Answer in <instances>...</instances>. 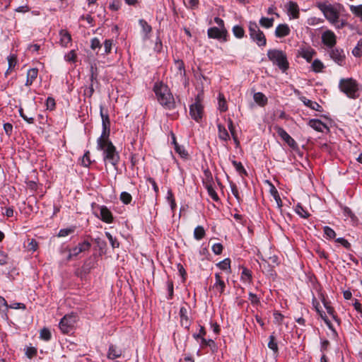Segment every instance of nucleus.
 <instances>
[{
    "label": "nucleus",
    "instance_id": "2eb2a0df",
    "mask_svg": "<svg viewBox=\"0 0 362 362\" xmlns=\"http://www.w3.org/2000/svg\"><path fill=\"white\" fill-rule=\"evenodd\" d=\"M90 246H91L90 243L86 240L78 243V245L77 246H76L75 247L72 248L70 250V252H69V255L68 257V259H70L72 257L77 256L78 254H80L82 252L89 250V249L90 248Z\"/></svg>",
    "mask_w": 362,
    "mask_h": 362
},
{
    "label": "nucleus",
    "instance_id": "c85d7f7f",
    "mask_svg": "<svg viewBox=\"0 0 362 362\" xmlns=\"http://www.w3.org/2000/svg\"><path fill=\"white\" fill-rule=\"evenodd\" d=\"M316 54V52L312 49V48H308V49H303L302 51V54H301V56L303 58H304L308 62H310L312 61L314 55Z\"/></svg>",
    "mask_w": 362,
    "mask_h": 362
},
{
    "label": "nucleus",
    "instance_id": "58836bf2",
    "mask_svg": "<svg viewBox=\"0 0 362 362\" xmlns=\"http://www.w3.org/2000/svg\"><path fill=\"white\" fill-rule=\"evenodd\" d=\"M175 64L177 69V74H179L181 76H185V64H184L183 61L175 60Z\"/></svg>",
    "mask_w": 362,
    "mask_h": 362
},
{
    "label": "nucleus",
    "instance_id": "ea45409f",
    "mask_svg": "<svg viewBox=\"0 0 362 362\" xmlns=\"http://www.w3.org/2000/svg\"><path fill=\"white\" fill-rule=\"evenodd\" d=\"M8 71L12 70L17 64V57L16 54H10L8 58Z\"/></svg>",
    "mask_w": 362,
    "mask_h": 362
},
{
    "label": "nucleus",
    "instance_id": "774afa93",
    "mask_svg": "<svg viewBox=\"0 0 362 362\" xmlns=\"http://www.w3.org/2000/svg\"><path fill=\"white\" fill-rule=\"evenodd\" d=\"M90 47L92 49L101 47L100 42L97 37H94L91 40Z\"/></svg>",
    "mask_w": 362,
    "mask_h": 362
},
{
    "label": "nucleus",
    "instance_id": "bb28decb",
    "mask_svg": "<svg viewBox=\"0 0 362 362\" xmlns=\"http://www.w3.org/2000/svg\"><path fill=\"white\" fill-rule=\"evenodd\" d=\"M217 127L218 131V138L225 141H228L230 139V136L225 126L221 124H218Z\"/></svg>",
    "mask_w": 362,
    "mask_h": 362
},
{
    "label": "nucleus",
    "instance_id": "680f3d73",
    "mask_svg": "<svg viewBox=\"0 0 362 362\" xmlns=\"http://www.w3.org/2000/svg\"><path fill=\"white\" fill-rule=\"evenodd\" d=\"M113 41L112 40H105L104 42L105 54H107L111 52Z\"/></svg>",
    "mask_w": 362,
    "mask_h": 362
},
{
    "label": "nucleus",
    "instance_id": "f3484780",
    "mask_svg": "<svg viewBox=\"0 0 362 362\" xmlns=\"http://www.w3.org/2000/svg\"><path fill=\"white\" fill-rule=\"evenodd\" d=\"M188 311L185 307H181L179 312L181 325L187 329H189L191 321L188 317Z\"/></svg>",
    "mask_w": 362,
    "mask_h": 362
},
{
    "label": "nucleus",
    "instance_id": "393cba45",
    "mask_svg": "<svg viewBox=\"0 0 362 362\" xmlns=\"http://www.w3.org/2000/svg\"><path fill=\"white\" fill-rule=\"evenodd\" d=\"M288 13L291 16L292 18H298L299 8L298 4L293 1H289L288 6Z\"/></svg>",
    "mask_w": 362,
    "mask_h": 362
},
{
    "label": "nucleus",
    "instance_id": "cd10ccee",
    "mask_svg": "<svg viewBox=\"0 0 362 362\" xmlns=\"http://www.w3.org/2000/svg\"><path fill=\"white\" fill-rule=\"evenodd\" d=\"M254 100L260 106H264L267 103V98L261 92L254 94Z\"/></svg>",
    "mask_w": 362,
    "mask_h": 362
},
{
    "label": "nucleus",
    "instance_id": "0e129e2a",
    "mask_svg": "<svg viewBox=\"0 0 362 362\" xmlns=\"http://www.w3.org/2000/svg\"><path fill=\"white\" fill-rule=\"evenodd\" d=\"M212 251L216 255H220L223 251V245L221 243H215L212 246Z\"/></svg>",
    "mask_w": 362,
    "mask_h": 362
},
{
    "label": "nucleus",
    "instance_id": "338daca9",
    "mask_svg": "<svg viewBox=\"0 0 362 362\" xmlns=\"http://www.w3.org/2000/svg\"><path fill=\"white\" fill-rule=\"evenodd\" d=\"M187 7L191 9H196L198 8L199 1V0H187Z\"/></svg>",
    "mask_w": 362,
    "mask_h": 362
},
{
    "label": "nucleus",
    "instance_id": "9d476101",
    "mask_svg": "<svg viewBox=\"0 0 362 362\" xmlns=\"http://www.w3.org/2000/svg\"><path fill=\"white\" fill-rule=\"evenodd\" d=\"M100 117L102 118L103 130H102L101 135L99 138H102V139L109 138L110 132V122L109 115L107 113L105 114L103 112V107L102 106H100Z\"/></svg>",
    "mask_w": 362,
    "mask_h": 362
},
{
    "label": "nucleus",
    "instance_id": "c03bdc74",
    "mask_svg": "<svg viewBox=\"0 0 362 362\" xmlns=\"http://www.w3.org/2000/svg\"><path fill=\"white\" fill-rule=\"evenodd\" d=\"M232 163H233V165L235 167L236 171L240 175H247V172L240 162H238L236 160H233Z\"/></svg>",
    "mask_w": 362,
    "mask_h": 362
},
{
    "label": "nucleus",
    "instance_id": "e2e57ef3",
    "mask_svg": "<svg viewBox=\"0 0 362 362\" xmlns=\"http://www.w3.org/2000/svg\"><path fill=\"white\" fill-rule=\"evenodd\" d=\"M336 242L338 243L341 244L346 249L350 250L351 249V244L348 242L345 238H338L336 239Z\"/></svg>",
    "mask_w": 362,
    "mask_h": 362
},
{
    "label": "nucleus",
    "instance_id": "2f4dec72",
    "mask_svg": "<svg viewBox=\"0 0 362 362\" xmlns=\"http://www.w3.org/2000/svg\"><path fill=\"white\" fill-rule=\"evenodd\" d=\"M240 278L244 282L251 283L252 279L251 271L244 267L243 269Z\"/></svg>",
    "mask_w": 362,
    "mask_h": 362
},
{
    "label": "nucleus",
    "instance_id": "79ce46f5",
    "mask_svg": "<svg viewBox=\"0 0 362 362\" xmlns=\"http://www.w3.org/2000/svg\"><path fill=\"white\" fill-rule=\"evenodd\" d=\"M351 11L362 21V4L358 6H350Z\"/></svg>",
    "mask_w": 362,
    "mask_h": 362
},
{
    "label": "nucleus",
    "instance_id": "a19ab883",
    "mask_svg": "<svg viewBox=\"0 0 362 362\" xmlns=\"http://www.w3.org/2000/svg\"><path fill=\"white\" fill-rule=\"evenodd\" d=\"M105 236L107 237V238L110 241V243L112 246V247L114 249V248H117L119 247V241L117 240V239L116 238H114L111 234L109 232H105Z\"/></svg>",
    "mask_w": 362,
    "mask_h": 362
},
{
    "label": "nucleus",
    "instance_id": "20e7f679",
    "mask_svg": "<svg viewBox=\"0 0 362 362\" xmlns=\"http://www.w3.org/2000/svg\"><path fill=\"white\" fill-rule=\"evenodd\" d=\"M339 89L350 99H357L360 95V85L353 78H343L339 80Z\"/></svg>",
    "mask_w": 362,
    "mask_h": 362
},
{
    "label": "nucleus",
    "instance_id": "bf43d9fd",
    "mask_svg": "<svg viewBox=\"0 0 362 362\" xmlns=\"http://www.w3.org/2000/svg\"><path fill=\"white\" fill-rule=\"evenodd\" d=\"M271 192L274 197V198L275 199L276 203H277V205L279 207H281L282 206V202H281V199L279 195V193H278V191L274 188L273 187L272 189H271Z\"/></svg>",
    "mask_w": 362,
    "mask_h": 362
},
{
    "label": "nucleus",
    "instance_id": "72a5a7b5",
    "mask_svg": "<svg viewBox=\"0 0 362 362\" xmlns=\"http://www.w3.org/2000/svg\"><path fill=\"white\" fill-rule=\"evenodd\" d=\"M268 347L274 351V354H278V351H279L278 344H277L275 337L273 334L269 336Z\"/></svg>",
    "mask_w": 362,
    "mask_h": 362
},
{
    "label": "nucleus",
    "instance_id": "052dcab7",
    "mask_svg": "<svg viewBox=\"0 0 362 362\" xmlns=\"http://www.w3.org/2000/svg\"><path fill=\"white\" fill-rule=\"evenodd\" d=\"M46 106H47V110H54L56 106L54 99L52 97H48L46 100Z\"/></svg>",
    "mask_w": 362,
    "mask_h": 362
},
{
    "label": "nucleus",
    "instance_id": "aec40b11",
    "mask_svg": "<svg viewBox=\"0 0 362 362\" xmlns=\"http://www.w3.org/2000/svg\"><path fill=\"white\" fill-rule=\"evenodd\" d=\"M38 75V69L37 68H32L28 70L27 78L25 83V86H30L35 81Z\"/></svg>",
    "mask_w": 362,
    "mask_h": 362
},
{
    "label": "nucleus",
    "instance_id": "864d4df0",
    "mask_svg": "<svg viewBox=\"0 0 362 362\" xmlns=\"http://www.w3.org/2000/svg\"><path fill=\"white\" fill-rule=\"evenodd\" d=\"M200 340V346L202 348H204L206 346H209L211 348L215 347V342L213 339H206L204 337Z\"/></svg>",
    "mask_w": 362,
    "mask_h": 362
},
{
    "label": "nucleus",
    "instance_id": "69168bd1",
    "mask_svg": "<svg viewBox=\"0 0 362 362\" xmlns=\"http://www.w3.org/2000/svg\"><path fill=\"white\" fill-rule=\"evenodd\" d=\"M25 354L29 358H32L37 354V349L35 347H28Z\"/></svg>",
    "mask_w": 362,
    "mask_h": 362
},
{
    "label": "nucleus",
    "instance_id": "09e8293b",
    "mask_svg": "<svg viewBox=\"0 0 362 362\" xmlns=\"http://www.w3.org/2000/svg\"><path fill=\"white\" fill-rule=\"evenodd\" d=\"M206 189H207L208 194L211 197V198L214 201L217 202L219 199V198H218V196L217 193L216 192L215 189L212 187V185H207Z\"/></svg>",
    "mask_w": 362,
    "mask_h": 362
},
{
    "label": "nucleus",
    "instance_id": "a878e982",
    "mask_svg": "<svg viewBox=\"0 0 362 362\" xmlns=\"http://www.w3.org/2000/svg\"><path fill=\"white\" fill-rule=\"evenodd\" d=\"M173 142L175 145V151L182 157V158L187 159L188 158V153L185 149L183 146H180L177 142L175 136H173Z\"/></svg>",
    "mask_w": 362,
    "mask_h": 362
},
{
    "label": "nucleus",
    "instance_id": "4c0bfd02",
    "mask_svg": "<svg viewBox=\"0 0 362 362\" xmlns=\"http://www.w3.org/2000/svg\"><path fill=\"white\" fill-rule=\"evenodd\" d=\"M325 66L320 59H315L312 63V68L315 72H320L324 69Z\"/></svg>",
    "mask_w": 362,
    "mask_h": 362
},
{
    "label": "nucleus",
    "instance_id": "6e6d98bb",
    "mask_svg": "<svg viewBox=\"0 0 362 362\" xmlns=\"http://www.w3.org/2000/svg\"><path fill=\"white\" fill-rule=\"evenodd\" d=\"M91 163L90 159V152L87 151L83 158H82V165L84 167H88Z\"/></svg>",
    "mask_w": 362,
    "mask_h": 362
},
{
    "label": "nucleus",
    "instance_id": "4468645a",
    "mask_svg": "<svg viewBox=\"0 0 362 362\" xmlns=\"http://www.w3.org/2000/svg\"><path fill=\"white\" fill-rule=\"evenodd\" d=\"M276 133L278 135L292 148H296L298 146L296 141L286 132L282 127H276Z\"/></svg>",
    "mask_w": 362,
    "mask_h": 362
},
{
    "label": "nucleus",
    "instance_id": "ddd939ff",
    "mask_svg": "<svg viewBox=\"0 0 362 362\" xmlns=\"http://www.w3.org/2000/svg\"><path fill=\"white\" fill-rule=\"evenodd\" d=\"M189 114L192 119L196 122H199L203 114V107L199 101L197 100L194 104L189 107Z\"/></svg>",
    "mask_w": 362,
    "mask_h": 362
},
{
    "label": "nucleus",
    "instance_id": "a18cd8bd",
    "mask_svg": "<svg viewBox=\"0 0 362 362\" xmlns=\"http://www.w3.org/2000/svg\"><path fill=\"white\" fill-rule=\"evenodd\" d=\"M218 109L221 112H226L228 109L226 101L222 94L218 95Z\"/></svg>",
    "mask_w": 362,
    "mask_h": 362
},
{
    "label": "nucleus",
    "instance_id": "8fccbe9b",
    "mask_svg": "<svg viewBox=\"0 0 362 362\" xmlns=\"http://www.w3.org/2000/svg\"><path fill=\"white\" fill-rule=\"evenodd\" d=\"M10 258L7 253L0 250V265L4 266L9 263Z\"/></svg>",
    "mask_w": 362,
    "mask_h": 362
},
{
    "label": "nucleus",
    "instance_id": "0eeeda50",
    "mask_svg": "<svg viewBox=\"0 0 362 362\" xmlns=\"http://www.w3.org/2000/svg\"><path fill=\"white\" fill-rule=\"evenodd\" d=\"M98 71L95 65H91L90 68V78L88 86L84 89V95L86 97L91 98L95 92V89L98 88L100 83L98 79Z\"/></svg>",
    "mask_w": 362,
    "mask_h": 362
},
{
    "label": "nucleus",
    "instance_id": "7c9ffc66",
    "mask_svg": "<svg viewBox=\"0 0 362 362\" xmlns=\"http://www.w3.org/2000/svg\"><path fill=\"white\" fill-rule=\"evenodd\" d=\"M274 19L273 18L262 17L259 20V25L265 28H270L274 25Z\"/></svg>",
    "mask_w": 362,
    "mask_h": 362
},
{
    "label": "nucleus",
    "instance_id": "c756f323",
    "mask_svg": "<svg viewBox=\"0 0 362 362\" xmlns=\"http://www.w3.org/2000/svg\"><path fill=\"white\" fill-rule=\"evenodd\" d=\"M139 23L142 28V31L144 33L145 37H147L148 35L152 31L151 26L144 19H140L139 21Z\"/></svg>",
    "mask_w": 362,
    "mask_h": 362
},
{
    "label": "nucleus",
    "instance_id": "f257e3e1",
    "mask_svg": "<svg viewBox=\"0 0 362 362\" xmlns=\"http://www.w3.org/2000/svg\"><path fill=\"white\" fill-rule=\"evenodd\" d=\"M318 8L323 13L326 19L337 29H341L347 25L344 19H340V14L344 11V6L338 4H327L325 3H319Z\"/></svg>",
    "mask_w": 362,
    "mask_h": 362
},
{
    "label": "nucleus",
    "instance_id": "412c9836",
    "mask_svg": "<svg viewBox=\"0 0 362 362\" xmlns=\"http://www.w3.org/2000/svg\"><path fill=\"white\" fill-rule=\"evenodd\" d=\"M60 45L62 47H68V45L71 42V34L66 30H61L59 31Z\"/></svg>",
    "mask_w": 362,
    "mask_h": 362
},
{
    "label": "nucleus",
    "instance_id": "4be33fe9",
    "mask_svg": "<svg viewBox=\"0 0 362 362\" xmlns=\"http://www.w3.org/2000/svg\"><path fill=\"white\" fill-rule=\"evenodd\" d=\"M215 280L216 281L213 286V288L218 291L220 294L223 293L226 288V284L223 280H222L220 274H215Z\"/></svg>",
    "mask_w": 362,
    "mask_h": 362
},
{
    "label": "nucleus",
    "instance_id": "7ed1b4c3",
    "mask_svg": "<svg viewBox=\"0 0 362 362\" xmlns=\"http://www.w3.org/2000/svg\"><path fill=\"white\" fill-rule=\"evenodd\" d=\"M153 91L156 95L158 103L168 110H173L175 107V103L172 93L168 86L163 83H156L153 86Z\"/></svg>",
    "mask_w": 362,
    "mask_h": 362
},
{
    "label": "nucleus",
    "instance_id": "39448f33",
    "mask_svg": "<svg viewBox=\"0 0 362 362\" xmlns=\"http://www.w3.org/2000/svg\"><path fill=\"white\" fill-rule=\"evenodd\" d=\"M267 56L273 65L277 66L282 73H286L289 68V62L285 52L270 49L267 51Z\"/></svg>",
    "mask_w": 362,
    "mask_h": 362
},
{
    "label": "nucleus",
    "instance_id": "b1692460",
    "mask_svg": "<svg viewBox=\"0 0 362 362\" xmlns=\"http://www.w3.org/2000/svg\"><path fill=\"white\" fill-rule=\"evenodd\" d=\"M300 100L305 106L310 107V109L316 111H321L322 106L320 105L317 102L312 101L306 98L305 96L300 97Z\"/></svg>",
    "mask_w": 362,
    "mask_h": 362
},
{
    "label": "nucleus",
    "instance_id": "9b49d317",
    "mask_svg": "<svg viewBox=\"0 0 362 362\" xmlns=\"http://www.w3.org/2000/svg\"><path fill=\"white\" fill-rule=\"evenodd\" d=\"M227 30L226 28H218V27L209 28L207 30V35L209 38L223 40L226 41Z\"/></svg>",
    "mask_w": 362,
    "mask_h": 362
},
{
    "label": "nucleus",
    "instance_id": "e433bc0d",
    "mask_svg": "<svg viewBox=\"0 0 362 362\" xmlns=\"http://www.w3.org/2000/svg\"><path fill=\"white\" fill-rule=\"evenodd\" d=\"M324 236L327 239H334L336 237L335 231L329 226L323 227Z\"/></svg>",
    "mask_w": 362,
    "mask_h": 362
},
{
    "label": "nucleus",
    "instance_id": "1a4fd4ad",
    "mask_svg": "<svg viewBox=\"0 0 362 362\" xmlns=\"http://www.w3.org/2000/svg\"><path fill=\"white\" fill-rule=\"evenodd\" d=\"M329 57L339 66H343L346 63V55L343 49L332 47L327 50Z\"/></svg>",
    "mask_w": 362,
    "mask_h": 362
},
{
    "label": "nucleus",
    "instance_id": "603ef678",
    "mask_svg": "<svg viewBox=\"0 0 362 362\" xmlns=\"http://www.w3.org/2000/svg\"><path fill=\"white\" fill-rule=\"evenodd\" d=\"M75 231V227L72 226L68 228H62L59 230L58 236L59 237H66L69 234L74 233Z\"/></svg>",
    "mask_w": 362,
    "mask_h": 362
},
{
    "label": "nucleus",
    "instance_id": "de8ad7c7",
    "mask_svg": "<svg viewBox=\"0 0 362 362\" xmlns=\"http://www.w3.org/2000/svg\"><path fill=\"white\" fill-rule=\"evenodd\" d=\"M40 339L45 341H49L51 339L52 334L49 329L44 327L41 329L40 333Z\"/></svg>",
    "mask_w": 362,
    "mask_h": 362
},
{
    "label": "nucleus",
    "instance_id": "f03ea898",
    "mask_svg": "<svg viewBox=\"0 0 362 362\" xmlns=\"http://www.w3.org/2000/svg\"><path fill=\"white\" fill-rule=\"evenodd\" d=\"M97 149L103 151V158L105 164L107 165V163H110L115 170H117L120 156L116 147L109 138H98Z\"/></svg>",
    "mask_w": 362,
    "mask_h": 362
},
{
    "label": "nucleus",
    "instance_id": "5fc2aeb1",
    "mask_svg": "<svg viewBox=\"0 0 362 362\" xmlns=\"http://www.w3.org/2000/svg\"><path fill=\"white\" fill-rule=\"evenodd\" d=\"M65 60L69 62H75L76 60V54L74 49L71 50L64 57Z\"/></svg>",
    "mask_w": 362,
    "mask_h": 362
},
{
    "label": "nucleus",
    "instance_id": "3c124183",
    "mask_svg": "<svg viewBox=\"0 0 362 362\" xmlns=\"http://www.w3.org/2000/svg\"><path fill=\"white\" fill-rule=\"evenodd\" d=\"M132 195L127 192H122L120 194V200L124 203V204H129L132 202Z\"/></svg>",
    "mask_w": 362,
    "mask_h": 362
},
{
    "label": "nucleus",
    "instance_id": "473e14b6",
    "mask_svg": "<svg viewBox=\"0 0 362 362\" xmlns=\"http://www.w3.org/2000/svg\"><path fill=\"white\" fill-rule=\"evenodd\" d=\"M205 234H206L205 230L202 226H198L194 228V238L196 240H202V238H204Z\"/></svg>",
    "mask_w": 362,
    "mask_h": 362
},
{
    "label": "nucleus",
    "instance_id": "c9c22d12",
    "mask_svg": "<svg viewBox=\"0 0 362 362\" xmlns=\"http://www.w3.org/2000/svg\"><path fill=\"white\" fill-rule=\"evenodd\" d=\"M296 213L300 217L306 218L310 216V214L301 206L300 204H298L295 209Z\"/></svg>",
    "mask_w": 362,
    "mask_h": 362
},
{
    "label": "nucleus",
    "instance_id": "5701e85b",
    "mask_svg": "<svg viewBox=\"0 0 362 362\" xmlns=\"http://www.w3.org/2000/svg\"><path fill=\"white\" fill-rule=\"evenodd\" d=\"M122 354V351L117 349L115 345H110L108 349L107 358L114 360L119 358Z\"/></svg>",
    "mask_w": 362,
    "mask_h": 362
},
{
    "label": "nucleus",
    "instance_id": "4d7b16f0",
    "mask_svg": "<svg viewBox=\"0 0 362 362\" xmlns=\"http://www.w3.org/2000/svg\"><path fill=\"white\" fill-rule=\"evenodd\" d=\"M20 116L28 124H33L34 123V118L30 117H28L27 115L24 114L23 109L22 107H20L18 110Z\"/></svg>",
    "mask_w": 362,
    "mask_h": 362
},
{
    "label": "nucleus",
    "instance_id": "13d9d810",
    "mask_svg": "<svg viewBox=\"0 0 362 362\" xmlns=\"http://www.w3.org/2000/svg\"><path fill=\"white\" fill-rule=\"evenodd\" d=\"M206 334V332L205 328L203 326H200V329H199V333L194 334L193 337L196 340L202 339V338H204L205 337Z\"/></svg>",
    "mask_w": 362,
    "mask_h": 362
},
{
    "label": "nucleus",
    "instance_id": "6e6552de",
    "mask_svg": "<svg viewBox=\"0 0 362 362\" xmlns=\"http://www.w3.org/2000/svg\"><path fill=\"white\" fill-rule=\"evenodd\" d=\"M77 320V316L74 314L65 315L60 320L59 327L64 334H69L74 330V325Z\"/></svg>",
    "mask_w": 362,
    "mask_h": 362
},
{
    "label": "nucleus",
    "instance_id": "423d86ee",
    "mask_svg": "<svg viewBox=\"0 0 362 362\" xmlns=\"http://www.w3.org/2000/svg\"><path fill=\"white\" fill-rule=\"evenodd\" d=\"M248 30L250 38L256 42L259 47H264L267 44V40L264 33L259 28L257 23L250 21Z\"/></svg>",
    "mask_w": 362,
    "mask_h": 362
},
{
    "label": "nucleus",
    "instance_id": "dca6fc26",
    "mask_svg": "<svg viewBox=\"0 0 362 362\" xmlns=\"http://www.w3.org/2000/svg\"><path fill=\"white\" fill-rule=\"evenodd\" d=\"M99 218L105 223H111L113 222L114 218L112 212L106 206H100Z\"/></svg>",
    "mask_w": 362,
    "mask_h": 362
},
{
    "label": "nucleus",
    "instance_id": "37998d69",
    "mask_svg": "<svg viewBox=\"0 0 362 362\" xmlns=\"http://www.w3.org/2000/svg\"><path fill=\"white\" fill-rule=\"evenodd\" d=\"M217 267H218L222 270H229L230 269V259L229 258L224 259L221 262L217 264Z\"/></svg>",
    "mask_w": 362,
    "mask_h": 362
},
{
    "label": "nucleus",
    "instance_id": "f704fd0d",
    "mask_svg": "<svg viewBox=\"0 0 362 362\" xmlns=\"http://www.w3.org/2000/svg\"><path fill=\"white\" fill-rule=\"evenodd\" d=\"M234 36L237 38H243L245 35V30L240 25H236L232 29Z\"/></svg>",
    "mask_w": 362,
    "mask_h": 362
},
{
    "label": "nucleus",
    "instance_id": "49530a36",
    "mask_svg": "<svg viewBox=\"0 0 362 362\" xmlns=\"http://www.w3.org/2000/svg\"><path fill=\"white\" fill-rule=\"evenodd\" d=\"M352 54L356 57H360L362 55V40H359L356 46L353 49Z\"/></svg>",
    "mask_w": 362,
    "mask_h": 362
},
{
    "label": "nucleus",
    "instance_id": "a211bd4d",
    "mask_svg": "<svg viewBox=\"0 0 362 362\" xmlns=\"http://www.w3.org/2000/svg\"><path fill=\"white\" fill-rule=\"evenodd\" d=\"M291 33L289 26L286 24H279L275 30V35L276 37L281 38L288 36Z\"/></svg>",
    "mask_w": 362,
    "mask_h": 362
},
{
    "label": "nucleus",
    "instance_id": "6ab92c4d",
    "mask_svg": "<svg viewBox=\"0 0 362 362\" xmlns=\"http://www.w3.org/2000/svg\"><path fill=\"white\" fill-rule=\"evenodd\" d=\"M308 125L311 128L319 132H323L324 129H328L327 126L325 124H324L321 120L317 119H310L308 122Z\"/></svg>",
    "mask_w": 362,
    "mask_h": 362
},
{
    "label": "nucleus",
    "instance_id": "f8f14e48",
    "mask_svg": "<svg viewBox=\"0 0 362 362\" xmlns=\"http://www.w3.org/2000/svg\"><path fill=\"white\" fill-rule=\"evenodd\" d=\"M322 42L329 49L335 47L337 37L333 31L327 30L322 34Z\"/></svg>",
    "mask_w": 362,
    "mask_h": 362
}]
</instances>
